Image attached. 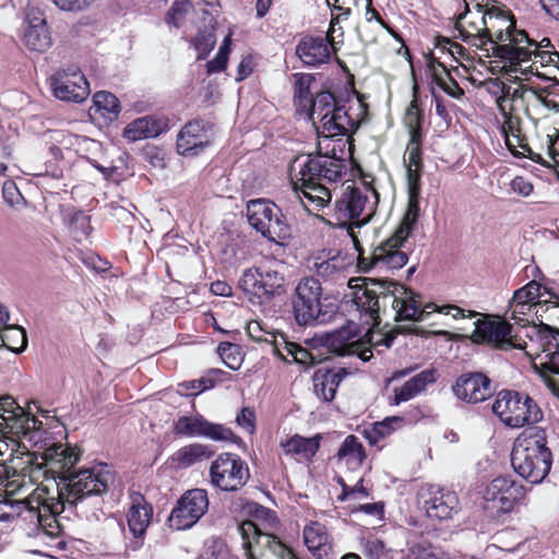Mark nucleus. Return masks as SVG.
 <instances>
[{
	"label": "nucleus",
	"instance_id": "obj_1",
	"mask_svg": "<svg viewBox=\"0 0 559 559\" xmlns=\"http://www.w3.org/2000/svg\"><path fill=\"white\" fill-rule=\"evenodd\" d=\"M55 441L10 395H2V508L14 509L12 497L31 490L27 472Z\"/></svg>",
	"mask_w": 559,
	"mask_h": 559
},
{
	"label": "nucleus",
	"instance_id": "obj_15",
	"mask_svg": "<svg viewBox=\"0 0 559 559\" xmlns=\"http://www.w3.org/2000/svg\"><path fill=\"white\" fill-rule=\"evenodd\" d=\"M400 233H395L376 247L369 257H364L362 249L358 242V266L361 271L368 272L372 267L380 270H399L403 267L408 255L402 249L408 238H400Z\"/></svg>",
	"mask_w": 559,
	"mask_h": 559
},
{
	"label": "nucleus",
	"instance_id": "obj_62",
	"mask_svg": "<svg viewBox=\"0 0 559 559\" xmlns=\"http://www.w3.org/2000/svg\"><path fill=\"white\" fill-rule=\"evenodd\" d=\"M2 198L10 206L19 205L24 201L23 195L11 180H7L2 183Z\"/></svg>",
	"mask_w": 559,
	"mask_h": 559
},
{
	"label": "nucleus",
	"instance_id": "obj_47",
	"mask_svg": "<svg viewBox=\"0 0 559 559\" xmlns=\"http://www.w3.org/2000/svg\"><path fill=\"white\" fill-rule=\"evenodd\" d=\"M399 332V329H393L385 334L381 332L369 331L364 336H360L361 349L368 350L367 355L372 356V348L377 349L379 346L389 348Z\"/></svg>",
	"mask_w": 559,
	"mask_h": 559
},
{
	"label": "nucleus",
	"instance_id": "obj_56",
	"mask_svg": "<svg viewBox=\"0 0 559 559\" xmlns=\"http://www.w3.org/2000/svg\"><path fill=\"white\" fill-rule=\"evenodd\" d=\"M535 96V88L527 84H519L512 91H508L502 97H508L510 99L509 104L514 106V103L521 100L525 105V112L528 115L527 106L533 104V99Z\"/></svg>",
	"mask_w": 559,
	"mask_h": 559
},
{
	"label": "nucleus",
	"instance_id": "obj_60",
	"mask_svg": "<svg viewBox=\"0 0 559 559\" xmlns=\"http://www.w3.org/2000/svg\"><path fill=\"white\" fill-rule=\"evenodd\" d=\"M406 559H438L429 542L423 540L412 544Z\"/></svg>",
	"mask_w": 559,
	"mask_h": 559
},
{
	"label": "nucleus",
	"instance_id": "obj_16",
	"mask_svg": "<svg viewBox=\"0 0 559 559\" xmlns=\"http://www.w3.org/2000/svg\"><path fill=\"white\" fill-rule=\"evenodd\" d=\"M526 496V488L512 476L492 479L484 490L485 509L492 514L509 513Z\"/></svg>",
	"mask_w": 559,
	"mask_h": 559
},
{
	"label": "nucleus",
	"instance_id": "obj_5",
	"mask_svg": "<svg viewBox=\"0 0 559 559\" xmlns=\"http://www.w3.org/2000/svg\"><path fill=\"white\" fill-rule=\"evenodd\" d=\"M511 464L515 473L531 484H540L549 474L552 454L547 447L545 431L535 428L516 438Z\"/></svg>",
	"mask_w": 559,
	"mask_h": 559
},
{
	"label": "nucleus",
	"instance_id": "obj_22",
	"mask_svg": "<svg viewBox=\"0 0 559 559\" xmlns=\"http://www.w3.org/2000/svg\"><path fill=\"white\" fill-rule=\"evenodd\" d=\"M25 22L22 41L27 50L38 55L48 51L52 46V37L44 13L38 8L29 7Z\"/></svg>",
	"mask_w": 559,
	"mask_h": 559
},
{
	"label": "nucleus",
	"instance_id": "obj_27",
	"mask_svg": "<svg viewBox=\"0 0 559 559\" xmlns=\"http://www.w3.org/2000/svg\"><path fill=\"white\" fill-rule=\"evenodd\" d=\"M475 8V12L468 11L467 14L459 17L455 28L459 31L463 41L477 47H484L486 38V11L483 10L480 4H476Z\"/></svg>",
	"mask_w": 559,
	"mask_h": 559
},
{
	"label": "nucleus",
	"instance_id": "obj_11",
	"mask_svg": "<svg viewBox=\"0 0 559 559\" xmlns=\"http://www.w3.org/2000/svg\"><path fill=\"white\" fill-rule=\"evenodd\" d=\"M371 293L378 294L380 312H386L390 308L395 321L416 319V314L419 313L413 301V290L404 285L373 280Z\"/></svg>",
	"mask_w": 559,
	"mask_h": 559
},
{
	"label": "nucleus",
	"instance_id": "obj_38",
	"mask_svg": "<svg viewBox=\"0 0 559 559\" xmlns=\"http://www.w3.org/2000/svg\"><path fill=\"white\" fill-rule=\"evenodd\" d=\"M9 318V312L2 309V347L20 354L27 346L26 332L17 324H8Z\"/></svg>",
	"mask_w": 559,
	"mask_h": 559
},
{
	"label": "nucleus",
	"instance_id": "obj_3",
	"mask_svg": "<svg viewBox=\"0 0 559 559\" xmlns=\"http://www.w3.org/2000/svg\"><path fill=\"white\" fill-rule=\"evenodd\" d=\"M331 153L297 157L290 166L292 188L309 213L330 205L332 192L329 185L337 183L346 174L344 159L336 156L335 147Z\"/></svg>",
	"mask_w": 559,
	"mask_h": 559
},
{
	"label": "nucleus",
	"instance_id": "obj_55",
	"mask_svg": "<svg viewBox=\"0 0 559 559\" xmlns=\"http://www.w3.org/2000/svg\"><path fill=\"white\" fill-rule=\"evenodd\" d=\"M247 334L249 337L258 343H267L272 345V349L275 353V344H280L281 342L276 341V337L273 333L265 331L261 323L258 321H250L246 326Z\"/></svg>",
	"mask_w": 559,
	"mask_h": 559
},
{
	"label": "nucleus",
	"instance_id": "obj_63",
	"mask_svg": "<svg viewBox=\"0 0 559 559\" xmlns=\"http://www.w3.org/2000/svg\"><path fill=\"white\" fill-rule=\"evenodd\" d=\"M533 190V183L525 177L516 176L510 182V191L520 197L526 198L532 194Z\"/></svg>",
	"mask_w": 559,
	"mask_h": 559
},
{
	"label": "nucleus",
	"instance_id": "obj_51",
	"mask_svg": "<svg viewBox=\"0 0 559 559\" xmlns=\"http://www.w3.org/2000/svg\"><path fill=\"white\" fill-rule=\"evenodd\" d=\"M192 9L189 0H175L167 11L165 21L168 25L178 28Z\"/></svg>",
	"mask_w": 559,
	"mask_h": 559
},
{
	"label": "nucleus",
	"instance_id": "obj_26",
	"mask_svg": "<svg viewBox=\"0 0 559 559\" xmlns=\"http://www.w3.org/2000/svg\"><path fill=\"white\" fill-rule=\"evenodd\" d=\"M453 392L462 401L479 403L491 396V380L481 372H466L456 379Z\"/></svg>",
	"mask_w": 559,
	"mask_h": 559
},
{
	"label": "nucleus",
	"instance_id": "obj_41",
	"mask_svg": "<svg viewBox=\"0 0 559 559\" xmlns=\"http://www.w3.org/2000/svg\"><path fill=\"white\" fill-rule=\"evenodd\" d=\"M275 354L287 362H297L304 366H310L316 362V358L306 348L297 343L287 342L282 338L280 344H275Z\"/></svg>",
	"mask_w": 559,
	"mask_h": 559
},
{
	"label": "nucleus",
	"instance_id": "obj_21",
	"mask_svg": "<svg viewBox=\"0 0 559 559\" xmlns=\"http://www.w3.org/2000/svg\"><path fill=\"white\" fill-rule=\"evenodd\" d=\"M473 333L475 343H485L499 349L514 348L518 343L519 334H512L513 328L506 321L477 320Z\"/></svg>",
	"mask_w": 559,
	"mask_h": 559
},
{
	"label": "nucleus",
	"instance_id": "obj_43",
	"mask_svg": "<svg viewBox=\"0 0 559 559\" xmlns=\"http://www.w3.org/2000/svg\"><path fill=\"white\" fill-rule=\"evenodd\" d=\"M92 109L105 119L112 121L120 112V103L110 92L99 91L93 97Z\"/></svg>",
	"mask_w": 559,
	"mask_h": 559
},
{
	"label": "nucleus",
	"instance_id": "obj_44",
	"mask_svg": "<svg viewBox=\"0 0 559 559\" xmlns=\"http://www.w3.org/2000/svg\"><path fill=\"white\" fill-rule=\"evenodd\" d=\"M509 103L510 99L508 97H499L497 99L499 111L503 118L501 124L502 134H512L522 131V120L520 116L514 112V106Z\"/></svg>",
	"mask_w": 559,
	"mask_h": 559
},
{
	"label": "nucleus",
	"instance_id": "obj_54",
	"mask_svg": "<svg viewBox=\"0 0 559 559\" xmlns=\"http://www.w3.org/2000/svg\"><path fill=\"white\" fill-rule=\"evenodd\" d=\"M503 136L507 147L514 156L525 157L531 153V147L522 131L503 134Z\"/></svg>",
	"mask_w": 559,
	"mask_h": 559
},
{
	"label": "nucleus",
	"instance_id": "obj_14",
	"mask_svg": "<svg viewBox=\"0 0 559 559\" xmlns=\"http://www.w3.org/2000/svg\"><path fill=\"white\" fill-rule=\"evenodd\" d=\"M40 462L35 460L31 471L27 472V481L39 478L40 475L52 478L59 477L61 480L70 473V469L79 461V453L67 445L55 442L50 448H45L40 453Z\"/></svg>",
	"mask_w": 559,
	"mask_h": 559
},
{
	"label": "nucleus",
	"instance_id": "obj_29",
	"mask_svg": "<svg viewBox=\"0 0 559 559\" xmlns=\"http://www.w3.org/2000/svg\"><path fill=\"white\" fill-rule=\"evenodd\" d=\"M152 516L153 509L145 502L143 497L139 496L134 498L127 514L129 531L135 539L132 544L133 549L141 547L142 542L140 539L143 538L152 521Z\"/></svg>",
	"mask_w": 559,
	"mask_h": 559
},
{
	"label": "nucleus",
	"instance_id": "obj_36",
	"mask_svg": "<svg viewBox=\"0 0 559 559\" xmlns=\"http://www.w3.org/2000/svg\"><path fill=\"white\" fill-rule=\"evenodd\" d=\"M213 452L205 444L191 443L178 449L171 456L177 468H187L199 462L210 459Z\"/></svg>",
	"mask_w": 559,
	"mask_h": 559
},
{
	"label": "nucleus",
	"instance_id": "obj_53",
	"mask_svg": "<svg viewBox=\"0 0 559 559\" xmlns=\"http://www.w3.org/2000/svg\"><path fill=\"white\" fill-rule=\"evenodd\" d=\"M262 538L265 539V546L270 548L280 559H298L289 547H287L281 540L276 539V537L271 534H264L260 531V536H255L254 543H259Z\"/></svg>",
	"mask_w": 559,
	"mask_h": 559
},
{
	"label": "nucleus",
	"instance_id": "obj_28",
	"mask_svg": "<svg viewBox=\"0 0 559 559\" xmlns=\"http://www.w3.org/2000/svg\"><path fill=\"white\" fill-rule=\"evenodd\" d=\"M210 143V136L205 124L200 120L188 122L177 138L178 153L183 156L197 155Z\"/></svg>",
	"mask_w": 559,
	"mask_h": 559
},
{
	"label": "nucleus",
	"instance_id": "obj_2",
	"mask_svg": "<svg viewBox=\"0 0 559 559\" xmlns=\"http://www.w3.org/2000/svg\"><path fill=\"white\" fill-rule=\"evenodd\" d=\"M112 481L111 473L105 467L81 469L76 473H69L57 485V497L48 498L47 488H36L33 490L32 502L37 507L27 504L25 500L15 501L14 508L17 513L24 514L26 520L37 521L46 527L51 535L58 536L61 533V526L57 520L66 507V503L75 506L80 500L92 495H100L108 490L109 483Z\"/></svg>",
	"mask_w": 559,
	"mask_h": 559
},
{
	"label": "nucleus",
	"instance_id": "obj_13",
	"mask_svg": "<svg viewBox=\"0 0 559 559\" xmlns=\"http://www.w3.org/2000/svg\"><path fill=\"white\" fill-rule=\"evenodd\" d=\"M247 217L249 224L269 240L277 241L289 235V227L285 223L281 210L270 201H249Z\"/></svg>",
	"mask_w": 559,
	"mask_h": 559
},
{
	"label": "nucleus",
	"instance_id": "obj_20",
	"mask_svg": "<svg viewBox=\"0 0 559 559\" xmlns=\"http://www.w3.org/2000/svg\"><path fill=\"white\" fill-rule=\"evenodd\" d=\"M55 97L64 102L81 103L90 95V85L78 69L58 70L50 79Z\"/></svg>",
	"mask_w": 559,
	"mask_h": 559
},
{
	"label": "nucleus",
	"instance_id": "obj_8",
	"mask_svg": "<svg viewBox=\"0 0 559 559\" xmlns=\"http://www.w3.org/2000/svg\"><path fill=\"white\" fill-rule=\"evenodd\" d=\"M491 408L500 421L510 428H522L543 418L540 407L530 395L513 390L500 391Z\"/></svg>",
	"mask_w": 559,
	"mask_h": 559
},
{
	"label": "nucleus",
	"instance_id": "obj_10",
	"mask_svg": "<svg viewBox=\"0 0 559 559\" xmlns=\"http://www.w3.org/2000/svg\"><path fill=\"white\" fill-rule=\"evenodd\" d=\"M322 286L312 276L302 277L296 285L292 296V308L299 325H312L322 322L324 313L321 309Z\"/></svg>",
	"mask_w": 559,
	"mask_h": 559
},
{
	"label": "nucleus",
	"instance_id": "obj_50",
	"mask_svg": "<svg viewBox=\"0 0 559 559\" xmlns=\"http://www.w3.org/2000/svg\"><path fill=\"white\" fill-rule=\"evenodd\" d=\"M401 423L402 418L400 417H388L382 421L374 423L371 430L366 432L369 443L377 444L379 439L389 436Z\"/></svg>",
	"mask_w": 559,
	"mask_h": 559
},
{
	"label": "nucleus",
	"instance_id": "obj_42",
	"mask_svg": "<svg viewBox=\"0 0 559 559\" xmlns=\"http://www.w3.org/2000/svg\"><path fill=\"white\" fill-rule=\"evenodd\" d=\"M433 82L448 95L453 98H461L464 91L460 87L457 82L451 76L447 68L439 61L433 60L430 63Z\"/></svg>",
	"mask_w": 559,
	"mask_h": 559
},
{
	"label": "nucleus",
	"instance_id": "obj_52",
	"mask_svg": "<svg viewBox=\"0 0 559 559\" xmlns=\"http://www.w3.org/2000/svg\"><path fill=\"white\" fill-rule=\"evenodd\" d=\"M238 531L242 537V547L247 559H255L252 554V546L255 536H260V528L252 521H245L238 526Z\"/></svg>",
	"mask_w": 559,
	"mask_h": 559
},
{
	"label": "nucleus",
	"instance_id": "obj_19",
	"mask_svg": "<svg viewBox=\"0 0 559 559\" xmlns=\"http://www.w3.org/2000/svg\"><path fill=\"white\" fill-rule=\"evenodd\" d=\"M525 336L528 342L523 341L522 336L519 335L518 343L520 345H514V348L523 349L531 357L534 371L540 370L537 365L543 361L542 357L559 350L557 341L559 331L547 324H533L525 330Z\"/></svg>",
	"mask_w": 559,
	"mask_h": 559
},
{
	"label": "nucleus",
	"instance_id": "obj_12",
	"mask_svg": "<svg viewBox=\"0 0 559 559\" xmlns=\"http://www.w3.org/2000/svg\"><path fill=\"white\" fill-rule=\"evenodd\" d=\"M250 479L247 463L235 453L219 454L210 466V481L222 491H237Z\"/></svg>",
	"mask_w": 559,
	"mask_h": 559
},
{
	"label": "nucleus",
	"instance_id": "obj_46",
	"mask_svg": "<svg viewBox=\"0 0 559 559\" xmlns=\"http://www.w3.org/2000/svg\"><path fill=\"white\" fill-rule=\"evenodd\" d=\"M295 78V103L298 107H308L313 99L311 93V85L314 83V78L311 74L296 73Z\"/></svg>",
	"mask_w": 559,
	"mask_h": 559
},
{
	"label": "nucleus",
	"instance_id": "obj_18",
	"mask_svg": "<svg viewBox=\"0 0 559 559\" xmlns=\"http://www.w3.org/2000/svg\"><path fill=\"white\" fill-rule=\"evenodd\" d=\"M418 499L426 515L431 520H450L460 510L457 495L437 485L423 486L418 492Z\"/></svg>",
	"mask_w": 559,
	"mask_h": 559
},
{
	"label": "nucleus",
	"instance_id": "obj_6",
	"mask_svg": "<svg viewBox=\"0 0 559 559\" xmlns=\"http://www.w3.org/2000/svg\"><path fill=\"white\" fill-rule=\"evenodd\" d=\"M379 194L373 188H357L348 186L334 204L333 217L337 225H347L354 246L358 249V237L355 227H361L370 222L376 213Z\"/></svg>",
	"mask_w": 559,
	"mask_h": 559
},
{
	"label": "nucleus",
	"instance_id": "obj_45",
	"mask_svg": "<svg viewBox=\"0 0 559 559\" xmlns=\"http://www.w3.org/2000/svg\"><path fill=\"white\" fill-rule=\"evenodd\" d=\"M419 195L420 194H408L406 213L400 226L396 228V231L401 235L399 236L400 238H408L415 230L420 213Z\"/></svg>",
	"mask_w": 559,
	"mask_h": 559
},
{
	"label": "nucleus",
	"instance_id": "obj_9",
	"mask_svg": "<svg viewBox=\"0 0 559 559\" xmlns=\"http://www.w3.org/2000/svg\"><path fill=\"white\" fill-rule=\"evenodd\" d=\"M278 263L247 269L239 287L251 304L262 305L280 295L285 284V276Z\"/></svg>",
	"mask_w": 559,
	"mask_h": 559
},
{
	"label": "nucleus",
	"instance_id": "obj_35",
	"mask_svg": "<svg viewBox=\"0 0 559 559\" xmlns=\"http://www.w3.org/2000/svg\"><path fill=\"white\" fill-rule=\"evenodd\" d=\"M163 131V123L151 117L138 118L130 122L123 130V135L129 141L135 142L142 139L155 138Z\"/></svg>",
	"mask_w": 559,
	"mask_h": 559
},
{
	"label": "nucleus",
	"instance_id": "obj_4",
	"mask_svg": "<svg viewBox=\"0 0 559 559\" xmlns=\"http://www.w3.org/2000/svg\"><path fill=\"white\" fill-rule=\"evenodd\" d=\"M485 27V45L491 44L492 52L499 59L513 64L531 57L528 47H522V44H531L527 34L518 31L504 11L496 7L487 9Z\"/></svg>",
	"mask_w": 559,
	"mask_h": 559
},
{
	"label": "nucleus",
	"instance_id": "obj_39",
	"mask_svg": "<svg viewBox=\"0 0 559 559\" xmlns=\"http://www.w3.org/2000/svg\"><path fill=\"white\" fill-rule=\"evenodd\" d=\"M345 261L338 255H334L329 259L317 257L313 260L311 270L324 281L345 280Z\"/></svg>",
	"mask_w": 559,
	"mask_h": 559
},
{
	"label": "nucleus",
	"instance_id": "obj_32",
	"mask_svg": "<svg viewBox=\"0 0 559 559\" xmlns=\"http://www.w3.org/2000/svg\"><path fill=\"white\" fill-rule=\"evenodd\" d=\"M321 437L319 435L305 438L295 435L289 439L281 442V448L285 455L295 459L296 461H310L320 448Z\"/></svg>",
	"mask_w": 559,
	"mask_h": 559
},
{
	"label": "nucleus",
	"instance_id": "obj_7",
	"mask_svg": "<svg viewBox=\"0 0 559 559\" xmlns=\"http://www.w3.org/2000/svg\"><path fill=\"white\" fill-rule=\"evenodd\" d=\"M309 106L310 119L320 123L318 129L325 139L348 135L356 127L346 106L337 103L330 92L318 93Z\"/></svg>",
	"mask_w": 559,
	"mask_h": 559
},
{
	"label": "nucleus",
	"instance_id": "obj_30",
	"mask_svg": "<svg viewBox=\"0 0 559 559\" xmlns=\"http://www.w3.org/2000/svg\"><path fill=\"white\" fill-rule=\"evenodd\" d=\"M348 374L349 372L345 368L318 369L312 378L314 394L324 402H331L335 397L340 383Z\"/></svg>",
	"mask_w": 559,
	"mask_h": 559
},
{
	"label": "nucleus",
	"instance_id": "obj_59",
	"mask_svg": "<svg viewBox=\"0 0 559 559\" xmlns=\"http://www.w3.org/2000/svg\"><path fill=\"white\" fill-rule=\"evenodd\" d=\"M534 103H538L547 109L559 111V95L549 88H535Z\"/></svg>",
	"mask_w": 559,
	"mask_h": 559
},
{
	"label": "nucleus",
	"instance_id": "obj_25",
	"mask_svg": "<svg viewBox=\"0 0 559 559\" xmlns=\"http://www.w3.org/2000/svg\"><path fill=\"white\" fill-rule=\"evenodd\" d=\"M336 38L322 36H304L296 46V55L308 67H319L330 61L336 50Z\"/></svg>",
	"mask_w": 559,
	"mask_h": 559
},
{
	"label": "nucleus",
	"instance_id": "obj_23",
	"mask_svg": "<svg viewBox=\"0 0 559 559\" xmlns=\"http://www.w3.org/2000/svg\"><path fill=\"white\" fill-rule=\"evenodd\" d=\"M173 432L179 437H204L215 441L229 440L233 436L229 429L218 424H212L201 415L180 416L173 424Z\"/></svg>",
	"mask_w": 559,
	"mask_h": 559
},
{
	"label": "nucleus",
	"instance_id": "obj_48",
	"mask_svg": "<svg viewBox=\"0 0 559 559\" xmlns=\"http://www.w3.org/2000/svg\"><path fill=\"white\" fill-rule=\"evenodd\" d=\"M542 295V285L535 281H532L525 286L515 290L513 298L514 302L532 305L533 308L538 309V307L542 305V301L539 300Z\"/></svg>",
	"mask_w": 559,
	"mask_h": 559
},
{
	"label": "nucleus",
	"instance_id": "obj_40",
	"mask_svg": "<svg viewBox=\"0 0 559 559\" xmlns=\"http://www.w3.org/2000/svg\"><path fill=\"white\" fill-rule=\"evenodd\" d=\"M372 281L366 287H359L354 293V301L361 312L369 314L373 324L380 323V306L378 294L371 293Z\"/></svg>",
	"mask_w": 559,
	"mask_h": 559
},
{
	"label": "nucleus",
	"instance_id": "obj_17",
	"mask_svg": "<svg viewBox=\"0 0 559 559\" xmlns=\"http://www.w3.org/2000/svg\"><path fill=\"white\" fill-rule=\"evenodd\" d=\"M207 509L206 490L200 488L188 490L173 509L168 518L169 526L177 531L190 528L205 514Z\"/></svg>",
	"mask_w": 559,
	"mask_h": 559
},
{
	"label": "nucleus",
	"instance_id": "obj_24",
	"mask_svg": "<svg viewBox=\"0 0 559 559\" xmlns=\"http://www.w3.org/2000/svg\"><path fill=\"white\" fill-rule=\"evenodd\" d=\"M324 345L330 353L337 356L357 355L364 361L371 358V355H367L368 350L361 349L358 326L353 322L326 334Z\"/></svg>",
	"mask_w": 559,
	"mask_h": 559
},
{
	"label": "nucleus",
	"instance_id": "obj_64",
	"mask_svg": "<svg viewBox=\"0 0 559 559\" xmlns=\"http://www.w3.org/2000/svg\"><path fill=\"white\" fill-rule=\"evenodd\" d=\"M543 361L538 362L537 367L543 371H551L554 374H559V350L542 357Z\"/></svg>",
	"mask_w": 559,
	"mask_h": 559
},
{
	"label": "nucleus",
	"instance_id": "obj_57",
	"mask_svg": "<svg viewBox=\"0 0 559 559\" xmlns=\"http://www.w3.org/2000/svg\"><path fill=\"white\" fill-rule=\"evenodd\" d=\"M511 319L515 321L518 325H521L523 329L528 328L530 320L525 318L530 312L534 311V313L538 312V309L533 308L532 305L514 302V298L511 300Z\"/></svg>",
	"mask_w": 559,
	"mask_h": 559
},
{
	"label": "nucleus",
	"instance_id": "obj_61",
	"mask_svg": "<svg viewBox=\"0 0 559 559\" xmlns=\"http://www.w3.org/2000/svg\"><path fill=\"white\" fill-rule=\"evenodd\" d=\"M217 352L222 359L230 369L238 368V360L236 358V355L239 354V347L237 345L228 342H223L218 345Z\"/></svg>",
	"mask_w": 559,
	"mask_h": 559
},
{
	"label": "nucleus",
	"instance_id": "obj_49",
	"mask_svg": "<svg viewBox=\"0 0 559 559\" xmlns=\"http://www.w3.org/2000/svg\"><path fill=\"white\" fill-rule=\"evenodd\" d=\"M404 122L408 128L409 139H421L423 116L416 97H414L406 109Z\"/></svg>",
	"mask_w": 559,
	"mask_h": 559
},
{
	"label": "nucleus",
	"instance_id": "obj_33",
	"mask_svg": "<svg viewBox=\"0 0 559 559\" xmlns=\"http://www.w3.org/2000/svg\"><path fill=\"white\" fill-rule=\"evenodd\" d=\"M436 381V372L435 370H424L406 382H404L401 386H395L393 389V397L392 402L395 405L407 402L419 393L425 391L426 386L429 383H433Z\"/></svg>",
	"mask_w": 559,
	"mask_h": 559
},
{
	"label": "nucleus",
	"instance_id": "obj_37",
	"mask_svg": "<svg viewBox=\"0 0 559 559\" xmlns=\"http://www.w3.org/2000/svg\"><path fill=\"white\" fill-rule=\"evenodd\" d=\"M413 301H414V305L416 306L415 307L416 310L419 312L418 314H416V317H418V318L406 319V321H416V322L424 321L426 316L430 314L432 312L448 314L454 319L473 318L477 314L475 311H472V310L466 311V310H464L457 306H454V305H445V306L439 307L436 304L430 302V304H426L425 306L421 307L420 296L418 294H416L415 292H413Z\"/></svg>",
	"mask_w": 559,
	"mask_h": 559
},
{
	"label": "nucleus",
	"instance_id": "obj_34",
	"mask_svg": "<svg viewBox=\"0 0 559 559\" xmlns=\"http://www.w3.org/2000/svg\"><path fill=\"white\" fill-rule=\"evenodd\" d=\"M365 448L358 438L354 435L347 436L341 443L336 453V459L348 469L359 468L366 460Z\"/></svg>",
	"mask_w": 559,
	"mask_h": 559
},
{
	"label": "nucleus",
	"instance_id": "obj_31",
	"mask_svg": "<svg viewBox=\"0 0 559 559\" xmlns=\"http://www.w3.org/2000/svg\"><path fill=\"white\" fill-rule=\"evenodd\" d=\"M304 542L312 556L318 559L328 557L333 549L332 538L326 527L319 522H311L305 526Z\"/></svg>",
	"mask_w": 559,
	"mask_h": 559
},
{
	"label": "nucleus",
	"instance_id": "obj_58",
	"mask_svg": "<svg viewBox=\"0 0 559 559\" xmlns=\"http://www.w3.org/2000/svg\"><path fill=\"white\" fill-rule=\"evenodd\" d=\"M420 146L421 139H409L404 157L406 167H423Z\"/></svg>",
	"mask_w": 559,
	"mask_h": 559
}]
</instances>
